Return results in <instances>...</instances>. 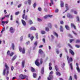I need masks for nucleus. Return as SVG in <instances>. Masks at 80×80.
<instances>
[{
	"label": "nucleus",
	"mask_w": 80,
	"mask_h": 80,
	"mask_svg": "<svg viewBox=\"0 0 80 80\" xmlns=\"http://www.w3.org/2000/svg\"><path fill=\"white\" fill-rule=\"evenodd\" d=\"M67 59L68 60V63H69V66L70 67V68L71 70H73V66H72V63H70L73 62V59L72 58H69V56H67Z\"/></svg>",
	"instance_id": "nucleus-1"
},
{
	"label": "nucleus",
	"mask_w": 80,
	"mask_h": 80,
	"mask_svg": "<svg viewBox=\"0 0 80 80\" xmlns=\"http://www.w3.org/2000/svg\"><path fill=\"white\" fill-rule=\"evenodd\" d=\"M67 17L69 18L72 19L74 18V16L73 15L70 13H68L67 15Z\"/></svg>",
	"instance_id": "nucleus-2"
},
{
	"label": "nucleus",
	"mask_w": 80,
	"mask_h": 80,
	"mask_svg": "<svg viewBox=\"0 0 80 80\" xmlns=\"http://www.w3.org/2000/svg\"><path fill=\"white\" fill-rule=\"evenodd\" d=\"M19 49L20 52H22V53L24 54L25 53V48H22L21 47H19Z\"/></svg>",
	"instance_id": "nucleus-3"
},
{
	"label": "nucleus",
	"mask_w": 80,
	"mask_h": 80,
	"mask_svg": "<svg viewBox=\"0 0 80 80\" xmlns=\"http://www.w3.org/2000/svg\"><path fill=\"white\" fill-rule=\"evenodd\" d=\"M5 66L7 70V75H8V74L9 73V68L8 67L7 63H5Z\"/></svg>",
	"instance_id": "nucleus-4"
},
{
	"label": "nucleus",
	"mask_w": 80,
	"mask_h": 80,
	"mask_svg": "<svg viewBox=\"0 0 80 80\" xmlns=\"http://www.w3.org/2000/svg\"><path fill=\"white\" fill-rule=\"evenodd\" d=\"M9 31L11 33H13L14 32H15V29L11 27L10 28Z\"/></svg>",
	"instance_id": "nucleus-5"
},
{
	"label": "nucleus",
	"mask_w": 80,
	"mask_h": 80,
	"mask_svg": "<svg viewBox=\"0 0 80 80\" xmlns=\"http://www.w3.org/2000/svg\"><path fill=\"white\" fill-rule=\"evenodd\" d=\"M38 61H39V59H38L36 60L35 62V64L37 66H38V67L39 65H40V63L38 62Z\"/></svg>",
	"instance_id": "nucleus-6"
},
{
	"label": "nucleus",
	"mask_w": 80,
	"mask_h": 80,
	"mask_svg": "<svg viewBox=\"0 0 80 80\" xmlns=\"http://www.w3.org/2000/svg\"><path fill=\"white\" fill-rule=\"evenodd\" d=\"M22 68H23L25 67V61H23L22 62Z\"/></svg>",
	"instance_id": "nucleus-7"
},
{
	"label": "nucleus",
	"mask_w": 80,
	"mask_h": 80,
	"mask_svg": "<svg viewBox=\"0 0 80 80\" xmlns=\"http://www.w3.org/2000/svg\"><path fill=\"white\" fill-rule=\"evenodd\" d=\"M65 7L67 9V10L65 11V12H66L67 11V10H69V7L68 6V4H66Z\"/></svg>",
	"instance_id": "nucleus-8"
},
{
	"label": "nucleus",
	"mask_w": 80,
	"mask_h": 80,
	"mask_svg": "<svg viewBox=\"0 0 80 80\" xmlns=\"http://www.w3.org/2000/svg\"><path fill=\"white\" fill-rule=\"evenodd\" d=\"M48 80H52L53 79V76L52 75H50L49 77L48 78Z\"/></svg>",
	"instance_id": "nucleus-9"
},
{
	"label": "nucleus",
	"mask_w": 80,
	"mask_h": 80,
	"mask_svg": "<svg viewBox=\"0 0 80 80\" xmlns=\"http://www.w3.org/2000/svg\"><path fill=\"white\" fill-rule=\"evenodd\" d=\"M20 78H21V79H25V76H24L23 75H20Z\"/></svg>",
	"instance_id": "nucleus-10"
},
{
	"label": "nucleus",
	"mask_w": 80,
	"mask_h": 80,
	"mask_svg": "<svg viewBox=\"0 0 80 80\" xmlns=\"http://www.w3.org/2000/svg\"><path fill=\"white\" fill-rule=\"evenodd\" d=\"M69 52H70V53H71V55H72L73 56L74 55V52H73V51H72V49H69Z\"/></svg>",
	"instance_id": "nucleus-11"
},
{
	"label": "nucleus",
	"mask_w": 80,
	"mask_h": 80,
	"mask_svg": "<svg viewBox=\"0 0 80 80\" xmlns=\"http://www.w3.org/2000/svg\"><path fill=\"white\" fill-rule=\"evenodd\" d=\"M22 21V24L23 25H24V26H25V25H26V22H25L24 20H23L22 19L21 20Z\"/></svg>",
	"instance_id": "nucleus-12"
},
{
	"label": "nucleus",
	"mask_w": 80,
	"mask_h": 80,
	"mask_svg": "<svg viewBox=\"0 0 80 80\" xmlns=\"http://www.w3.org/2000/svg\"><path fill=\"white\" fill-rule=\"evenodd\" d=\"M11 45H12L11 48H12L13 50H15V45L14 44V43H12Z\"/></svg>",
	"instance_id": "nucleus-13"
},
{
	"label": "nucleus",
	"mask_w": 80,
	"mask_h": 80,
	"mask_svg": "<svg viewBox=\"0 0 80 80\" xmlns=\"http://www.w3.org/2000/svg\"><path fill=\"white\" fill-rule=\"evenodd\" d=\"M60 32H63V26H60Z\"/></svg>",
	"instance_id": "nucleus-14"
},
{
	"label": "nucleus",
	"mask_w": 80,
	"mask_h": 80,
	"mask_svg": "<svg viewBox=\"0 0 80 80\" xmlns=\"http://www.w3.org/2000/svg\"><path fill=\"white\" fill-rule=\"evenodd\" d=\"M65 27L66 30H70V27L66 25L65 26Z\"/></svg>",
	"instance_id": "nucleus-15"
},
{
	"label": "nucleus",
	"mask_w": 80,
	"mask_h": 80,
	"mask_svg": "<svg viewBox=\"0 0 80 80\" xmlns=\"http://www.w3.org/2000/svg\"><path fill=\"white\" fill-rule=\"evenodd\" d=\"M41 74H43V73H44V68L42 67V68L41 70Z\"/></svg>",
	"instance_id": "nucleus-16"
},
{
	"label": "nucleus",
	"mask_w": 80,
	"mask_h": 80,
	"mask_svg": "<svg viewBox=\"0 0 80 80\" xmlns=\"http://www.w3.org/2000/svg\"><path fill=\"white\" fill-rule=\"evenodd\" d=\"M60 5L61 7H63V6L64 5V3H63V2L62 1H61Z\"/></svg>",
	"instance_id": "nucleus-17"
},
{
	"label": "nucleus",
	"mask_w": 80,
	"mask_h": 80,
	"mask_svg": "<svg viewBox=\"0 0 80 80\" xmlns=\"http://www.w3.org/2000/svg\"><path fill=\"white\" fill-rule=\"evenodd\" d=\"M56 74L57 75H58V76H61V73L58 72H56Z\"/></svg>",
	"instance_id": "nucleus-18"
},
{
	"label": "nucleus",
	"mask_w": 80,
	"mask_h": 80,
	"mask_svg": "<svg viewBox=\"0 0 80 80\" xmlns=\"http://www.w3.org/2000/svg\"><path fill=\"white\" fill-rule=\"evenodd\" d=\"M31 30H36V28L34 27H32L30 28Z\"/></svg>",
	"instance_id": "nucleus-19"
},
{
	"label": "nucleus",
	"mask_w": 80,
	"mask_h": 80,
	"mask_svg": "<svg viewBox=\"0 0 80 80\" xmlns=\"http://www.w3.org/2000/svg\"><path fill=\"white\" fill-rule=\"evenodd\" d=\"M51 2L49 3V5L50 6H52V5H53V0H50Z\"/></svg>",
	"instance_id": "nucleus-20"
},
{
	"label": "nucleus",
	"mask_w": 80,
	"mask_h": 80,
	"mask_svg": "<svg viewBox=\"0 0 80 80\" xmlns=\"http://www.w3.org/2000/svg\"><path fill=\"white\" fill-rule=\"evenodd\" d=\"M39 53L40 54H42L43 53V51L42 50V49H40L39 51Z\"/></svg>",
	"instance_id": "nucleus-21"
},
{
	"label": "nucleus",
	"mask_w": 80,
	"mask_h": 80,
	"mask_svg": "<svg viewBox=\"0 0 80 80\" xmlns=\"http://www.w3.org/2000/svg\"><path fill=\"white\" fill-rule=\"evenodd\" d=\"M6 73V69L5 68L4 69L3 72V75H5V73Z\"/></svg>",
	"instance_id": "nucleus-22"
},
{
	"label": "nucleus",
	"mask_w": 80,
	"mask_h": 80,
	"mask_svg": "<svg viewBox=\"0 0 80 80\" xmlns=\"http://www.w3.org/2000/svg\"><path fill=\"white\" fill-rule=\"evenodd\" d=\"M76 69L77 70L78 72H80V67H77Z\"/></svg>",
	"instance_id": "nucleus-23"
},
{
	"label": "nucleus",
	"mask_w": 80,
	"mask_h": 80,
	"mask_svg": "<svg viewBox=\"0 0 80 80\" xmlns=\"http://www.w3.org/2000/svg\"><path fill=\"white\" fill-rule=\"evenodd\" d=\"M29 23L30 25H32V24L33 22H32V21L31 20H29Z\"/></svg>",
	"instance_id": "nucleus-24"
},
{
	"label": "nucleus",
	"mask_w": 80,
	"mask_h": 80,
	"mask_svg": "<svg viewBox=\"0 0 80 80\" xmlns=\"http://www.w3.org/2000/svg\"><path fill=\"white\" fill-rule=\"evenodd\" d=\"M35 71V68H33V67H32L31 68V71L32 72H34Z\"/></svg>",
	"instance_id": "nucleus-25"
},
{
	"label": "nucleus",
	"mask_w": 80,
	"mask_h": 80,
	"mask_svg": "<svg viewBox=\"0 0 80 80\" xmlns=\"http://www.w3.org/2000/svg\"><path fill=\"white\" fill-rule=\"evenodd\" d=\"M19 20V19L18 18H17V20L16 21V23H17V24H18V25H19V24H20V23L18 21Z\"/></svg>",
	"instance_id": "nucleus-26"
},
{
	"label": "nucleus",
	"mask_w": 80,
	"mask_h": 80,
	"mask_svg": "<svg viewBox=\"0 0 80 80\" xmlns=\"http://www.w3.org/2000/svg\"><path fill=\"white\" fill-rule=\"evenodd\" d=\"M55 69L56 71H58V66L56 65L55 66Z\"/></svg>",
	"instance_id": "nucleus-27"
},
{
	"label": "nucleus",
	"mask_w": 80,
	"mask_h": 80,
	"mask_svg": "<svg viewBox=\"0 0 80 80\" xmlns=\"http://www.w3.org/2000/svg\"><path fill=\"white\" fill-rule=\"evenodd\" d=\"M45 30L47 32H49V28L48 27H46Z\"/></svg>",
	"instance_id": "nucleus-28"
},
{
	"label": "nucleus",
	"mask_w": 80,
	"mask_h": 80,
	"mask_svg": "<svg viewBox=\"0 0 80 80\" xmlns=\"http://www.w3.org/2000/svg\"><path fill=\"white\" fill-rule=\"evenodd\" d=\"M48 27L50 28H52V24L51 23H49L48 24Z\"/></svg>",
	"instance_id": "nucleus-29"
},
{
	"label": "nucleus",
	"mask_w": 80,
	"mask_h": 80,
	"mask_svg": "<svg viewBox=\"0 0 80 80\" xmlns=\"http://www.w3.org/2000/svg\"><path fill=\"white\" fill-rule=\"evenodd\" d=\"M53 34H54V35L56 36L57 38H58V34H57V33L55 32H53Z\"/></svg>",
	"instance_id": "nucleus-30"
},
{
	"label": "nucleus",
	"mask_w": 80,
	"mask_h": 80,
	"mask_svg": "<svg viewBox=\"0 0 80 80\" xmlns=\"http://www.w3.org/2000/svg\"><path fill=\"white\" fill-rule=\"evenodd\" d=\"M16 58H17V55H15L13 57V58L12 59V61H13V60H15Z\"/></svg>",
	"instance_id": "nucleus-31"
},
{
	"label": "nucleus",
	"mask_w": 80,
	"mask_h": 80,
	"mask_svg": "<svg viewBox=\"0 0 80 80\" xmlns=\"http://www.w3.org/2000/svg\"><path fill=\"white\" fill-rule=\"evenodd\" d=\"M41 34H45V33L46 32L45 31H41Z\"/></svg>",
	"instance_id": "nucleus-32"
},
{
	"label": "nucleus",
	"mask_w": 80,
	"mask_h": 80,
	"mask_svg": "<svg viewBox=\"0 0 80 80\" xmlns=\"http://www.w3.org/2000/svg\"><path fill=\"white\" fill-rule=\"evenodd\" d=\"M33 76L34 78H36V77H37V74H36V73H33Z\"/></svg>",
	"instance_id": "nucleus-33"
},
{
	"label": "nucleus",
	"mask_w": 80,
	"mask_h": 80,
	"mask_svg": "<svg viewBox=\"0 0 80 80\" xmlns=\"http://www.w3.org/2000/svg\"><path fill=\"white\" fill-rule=\"evenodd\" d=\"M38 10L39 12H41L42 11V8H41L40 7H39L38 8Z\"/></svg>",
	"instance_id": "nucleus-34"
},
{
	"label": "nucleus",
	"mask_w": 80,
	"mask_h": 80,
	"mask_svg": "<svg viewBox=\"0 0 80 80\" xmlns=\"http://www.w3.org/2000/svg\"><path fill=\"white\" fill-rule=\"evenodd\" d=\"M77 22H80V19H79V17L77 16Z\"/></svg>",
	"instance_id": "nucleus-35"
},
{
	"label": "nucleus",
	"mask_w": 80,
	"mask_h": 80,
	"mask_svg": "<svg viewBox=\"0 0 80 80\" xmlns=\"http://www.w3.org/2000/svg\"><path fill=\"white\" fill-rule=\"evenodd\" d=\"M10 51H8L7 52V55L8 56L10 55Z\"/></svg>",
	"instance_id": "nucleus-36"
},
{
	"label": "nucleus",
	"mask_w": 80,
	"mask_h": 80,
	"mask_svg": "<svg viewBox=\"0 0 80 80\" xmlns=\"http://www.w3.org/2000/svg\"><path fill=\"white\" fill-rule=\"evenodd\" d=\"M76 42L77 43H80V40L77 39L76 41Z\"/></svg>",
	"instance_id": "nucleus-37"
},
{
	"label": "nucleus",
	"mask_w": 80,
	"mask_h": 80,
	"mask_svg": "<svg viewBox=\"0 0 80 80\" xmlns=\"http://www.w3.org/2000/svg\"><path fill=\"white\" fill-rule=\"evenodd\" d=\"M36 6H37V3H35L33 5V7L34 8H35Z\"/></svg>",
	"instance_id": "nucleus-38"
},
{
	"label": "nucleus",
	"mask_w": 80,
	"mask_h": 80,
	"mask_svg": "<svg viewBox=\"0 0 80 80\" xmlns=\"http://www.w3.org/2000/svg\"><path fill=\"white\" fill-rule=\"evenodd\" d=\"M28 5H30V4H31V3H32L31 0H28Z\"/></svg>",
	"instance_id": "nucleus-39"
},
{
	"label": "nucleus",
	"mask_w": 80,
	"mask_h": 80,
	"mask_svg": "<svg viewBox=\"0 0 80 80\" xmlns=\"http://www.w3.org/2000/svg\"><path fill=\"white\" fill-rule=\"evenodd\" d=\"M19 12H16L15 13V15H18L19 14Z\"/></svg>",
	"instance_id": "nucleus-40"
},
{
	"label": "nucleus",
	"mask_w": 80,
	"mask_h": 80,
	"mask_svg": "<svg viewBox=\"0 0 80 80\" xmlns=\"http://www.w3.org/2000/svg\"><path fill=\"white\" fill-rule=\"evenodd\" d=\"M74 77L76 80H77V76L76 74L74 75Z\"/></svg>",
	"instance_id": "nucleus-41"
},
{
	"label": "nucleus",
	"mask_w": 80,
	"mask_h": 80,
	"mask_svg": "<svg viewBox=\"0 0 80 80\" xmlns=\"http://www.w3.org/2000/svg\"><path fill=\"white\" fill-rule=\"evenodd\" d=\"M41 64H42L43 63V59L41 58L40 61Z\"/></svg>",
	"instance_id": "nucleus-42"
},
{
	"label": "nucleus",
	"mask_w": 80,
	"mask_h": 80,
	"mask_svg": "<svg viewBox=\"0 0 80 80\" xmlns=\"http://www.w3.org/2000/svg\"><path fill=\"white\" fill-rule=\"evenodd\" d=\"M75 26V25H74V24H73V23H71V27L72 28H73V27H74V26Z\"/></svg>",
	"instance_id": "nucleus-43"
},
{
	"label": "nucleus",
	"mask_w": 80,
	"mask_h": 80,
	"mask_svg": "<svg viewBox=\"0 0 80 80\" xmlns=\"http://www.w3.org/2000/svg\"><path fill=\"white\" fill-rule=\"evenodd\" d=\"M30 38L32 41H33V38H34V37L33 36H32L31 37V38Z\"/></svg>",
	"instance_id": "nucleus-44"
},
{
	"label": "nucleus",
	"mask_w": 80,
	"mask_h": 80,
	"mask_svg": "<svg viewBox=\"0 0 80 80\" xmlns=\"http://www.w3.org/2000/svg\"><path fill=\"white\" fill-rule=\"evenodd\" d=\"M13 54H14V53H13V52H11L10 54L9 55L10 57H12V56H13Z\"/></svg>",
	"instance_id": "nucleus-45"
},
{
	"label": "nucleus",
	"mask_w": 80,
	"mask_h": 80,
	"mask_svg": "<svg viewBox=\"0 0 80 80\" xmlns=\"http://www.w3.org/2000/svg\"><path fill=\"white\" fill-rule=\"evenodd\" d=\"M20 40L21 42H22L23 41V36H21L20 38Z\"/></svg>",
	"instance_id": "nucleus-46"
},
{
	"label": "nucleus",
	"mask_w": 80,
	"mask_h": 80,
	"mask_svg": "<svg viewBox=\"0 0 80 80\" xmlns=\"http://www.w3.org/2000/svg\"><path fill=\"white\" fill-rule=\"evenodd\" d=\"M38 22H42V20L40 18H38Z\"/></svg>",
	"instance_id": "nucleus-47"
},
{
	"label": "nucleus",
	"mask_w": 80,
	"mask_h": 80,
	"mask_svg": "<svg viewBox=\"0 0 80 80\" xmlns=\"http://www.w3.org/2000/svg\"><path fill=\"white\" fill-rule=\"evenodd\" d=\"M35 35L36 36V38H37V39H38V33H36Z\"/></svg>",
	"instance_id": "nucleus-48"
},
{
	"label": "nucleus",
	"mask_w": 80,
	"mask_h": 80,
	"mask_svg": "<svg viewBox=\"0 0 80 80\" xmlns=\"http://www.w3.org/2000/svg\"><path fill=\"white\" fill-rule=\"evenodd\" d=\"M75 47L76 48H80V45H75Z\"/></svg>",
	"instance_id": "nucleus-49"
},
{
	"label": "nucleus",
	"mask_w": 80,
	"mask_h": 80,
	"mask_svg": "<svg viewBox=\"0 0 80 80\" xmlns=\"http://www.w3.org/2000/svg\"><path fill=\"white\" fill-rule=\"evenodd\" d=\"M55 12L56 13H58V9H56L55 11Z\"/></svg>",
	"instance_id": "nucleus-50"
},
{
	"label": "nucleus",
	"mask_w": 80,
	"mask_h": 80,
	"mask_svg": "<svg viewBox=\"0 0 80 80\" xmlns=\"http://www.w3.org/2000/svg\"><path fill=\"white\" fill-rule=\"evenodd\" d=\"M74 14H76V15L77 14V13H78V12H77V11H74Z\"/></svg>",
	"instance_id": "nucleus-51"
},
{
	"label": "nucleus",
	"mask_w": 80,
	"mask_h": 80,
	"mask_svg": "<svg viewBox=\"0 0 80 80\" xmlns=\"http://www.w3.org/2000/svg\"><path fill=\"white\" fill-rule=\"evenodd\" d=\"M68 45L69 46V47L70 48H72V46H71V45H70V44H68Z\"/></svg>",
	"instance_id": "nucleus-52"
},
{
	"label": "nucleus",
	"mask_w": 80,
	"mask_h": 80,
	"mask_svg": "<svg viewBox=\"0 0 80 80\" xmlns=\"http://www.w3.org/2000/svg\"><path fill=\"white\" fill-rule=\"evenodd\" d=\"M75 40L74 39H70V43H72L73 42V41H74Z\"/></svg>",
	"instance_id": "nucleus-53"
},
{
	"label": "nucleus",
	"mask_w": 80,
	"mask_h": 80,
	"mask_svg": "<svg viewBox=\"0 0 80 80\" xmlns=\"http://www.w3.org/2000/svg\"><path fill=\"white\" fill-rule=\"evenodd\" d=\"M25 19V20H27L28 19V17H27V16H26L25 18H24Z\"/></svg>",
	"instance_id": "nucleus-54"
},
{
	"label": "nucleus",
	"mask_w": 80,
	"mask_h": 80,
	"mask_svg": "<svg viewBox=\"0 0 80 80\" xmlns=\"http://www.w3.org/2000/svg\"><path fill=\"white\" fill-rule=\"evenodd\" d=\"M60 23L62 25V24H63V22L62 21H60Z\"/></svg>",
	"instance_id": "nucleus-55"
},
{
	"label": "nucleus",
	"mask_w": 80,
	"mask_h": 80,
	"mask_svg": "<svg viewBox=\"0 0 80 80\" xmlns=\"http://www.w3.org/2000/svg\"><path fill=\"white\" fill-rule=\"evenodd\" d=\"M48 17H49L50 18H51V17H52V15H48Z\"/></svg>",
	"instance_id": "nucleus-56"
},
{
	"label": "nucleus",
	"mask_w": 80,
	"mask_h": 80,
	"mask_svg": "<svg viewBox=\"0 0 80 80\" xmlns=\"http://www.w3.org/2000/svg\"><path fill=\"white\" fill-rule=\"evenodd\" d=\"M72 32L75 35H77V33H75V32L72 31Z\"/></svg>",
	"instance_id": "nucleus-57"
},
{
	"label": "nucleus",
	"mask_w": 80,
	"mask_h": 80,
	"mask_svg": "<svg viewBox=\"0 0 80 80\" xmlns=\"http://www.w3.org/2000/svg\"><path fill=\"white\" fill-rule=\"evenodd\" d=\"M25 14H24L23 15H22L23 19H24V18H25Z\"/></svg>",
	"instance_id": "nucleus-58"
},
{
	"label": "nucleus",
	"mask_w": 80,
	"mask_h": 80,
	"mask_svg": "<svg viewBox=\"0 0 80 80\" xmlns=\"http://www.w3.org/2000/svg\"><path fill=\"white\" fill-rule=\"evenodd\" d=\"M47 17H48V15H46V16H45L44 17V18H47Z\"/></svg>",
	"instance_id": "nucleus-59"
},
{
	"label": "nucleus",
	"mask_w": 80,
	"mask_h": 80,
	"mask_svg": "<svg viewBox=\"0 0 80 80\" xmlns=\"http://www.w3.org/2000/svg\"><path fill=\"white\" fill-rule=\"evenodd\" d=\"M2 23L5 24V23H6V21H2Z\"/></svg>",
	"instance_id": "nucleus-60"
},
{
	"label": "nucleus",
	"mask_w": 80,
	"mask_h": 80,
	"mask_svg": "<svg viewBox=\"0 0 80 80\" xmlns=\"http://www.w3.org/2000/svg\"><path fill=\"white\" fill-rule=\"evenodd\" d=\"M13 66H12L11 68V70H12V71H13Z\"/></svg>",
	"instance_id": "nucleus-61"
},
{
	"label": "nucleus",
	"mask_w": 80,
	"mask_h": 80,
	"mask_svg": "<svg viewBox=\"0 0 80 80\" xmlns=\"http://www.w3.org/2000/svg\"><path fill=\"white\" fill-rule=\"evenodd\" d=\"M69 80H72V76H70Z\"/></svg>",
	"instance_id": "nucleus-62"
},
{
	"label": "nucleus",
	"mask_w": 80,
	"mask_h": 80,
	"mask_svg": "<svg viewBox=\"0 0 80 80\" xmlns=\"http://www.w3.org/2000/svg\"><path fill=\"white\" fill-rule=\"evenodd\" d=\"M34 45H35V46L37 45V42H35L34 43Z\"/></svg>",
	"instance_id": "nucleus-63"
},
{
	"label": "nucleus",
	"mask_w": 80,
	"mask_h": 80,
	"mask_svg": "<svg viewBox=\"0 0 80 80\" xmlns=\"http://www.w3.org/2000/svg\"><path fill=\"white\" fill-rule=\"evenodd\" d=\"M51 37L52 38V39H53L55 38L54 37V36H53V35H51Z\"/></svg>",
	"instance_id": "nucleus-64"
}]
</instances>
